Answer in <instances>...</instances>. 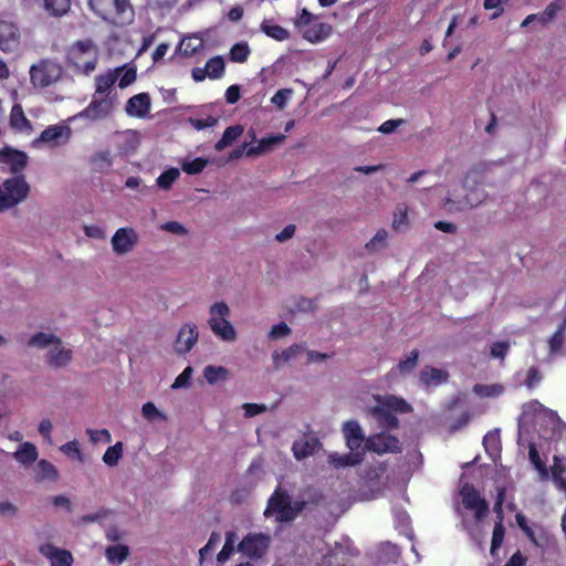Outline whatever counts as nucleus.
<instances>
[{
  "instance_id": "4c0bfd02",
  "label": "nucleus",
  "mask_w": 566,
  "mask_h": 566,
  "mask_svg": "<svg viewBox=\"0 0 566 566\" xmlns=\"http://www.w3.org/2000/svg\"><path fill=\"white\" fill-rule=\"evenodd\" d=\"M93 169L97 172L107 171L113 165V156L109 150H101L92 155L90 159Z\"/></svg>"
},
{
  "instance_id": "c756f323",
  "label": "nucleus",
  "mask_w": 566,
  "mask_h": 566,
  "mask_svg": "<svg viewBox=\"0 0 566 566\" xmlns=\"http://www.w3.org/2000/svg\"><path fill=\"white\" fill-rule=\"evenodd\" d=\"M448 374L439 368L426 366L421 369L419 375L420 382L426 386H439L447 381Z\"/></svg>"
},
{
  "instance_id": "4d7b16f0",
  "label": "nucleus",
  "mask_w": 566,
  "mask_h": 566,
  "mask_svg": "<svg viewBox=\"0 0 566 566\" xmlns=\"http://www.w3.org/2000/svg\"><path fill=\"white\" fill-rule=\"evenodd\" d=\"M504 534H505V528H504L503 522L496 521L494 528H493L491 549H490V553L493 557L496 556V552L503 543Z\"/></svg>"
},
{
  "instance_id": "f8f14e48",
  "label": "nucleus",
  "mask_w": 566,
  "mask_h": 566,
  "mask_svg": "<svg viewBox=\"0 0 566 566\" xmlns=\"http://www.w3.org/2000/svg\"><path fill=\"white\" fill-rule=\"evenodd\" d=\"M271 544V536L265 533H249L238 545V551L251 559L262 558Z\"/></svg>"
},
{
  "instance_id": "6e6d98bb",
  "label": "nucleus",
  "mask_w": 566,
  "mask_h": 566,
  "mask_svg": "<svg viewBox=\"0 0 566 566\" xmlns=\"http://www.w3.org/2000/svg\"><path fill=\"white\" fill-rule=\"evenodd\" d=\"M235 539H237L235 532L230 531V532L226 533V543L217 556V559L219 563H224L230 558V556L232 555V553L234 551Z\"/></svg>"
},
{
  "instance_id": "f704fd0d",
  "label": "nucleus",
  "mask_w": 566,
  "mask_h": 566,
  "mask_svg": "<svg viewBox=\"0 0 566 566\" xmlns=\"http://www.w3.org/2000/svg\"><path fill=\"white\" fill-rule=\"evenodd\" d=\"M243 130L242 125L227 127L222 137L216 143L214 149L217 151H222L227 147L231 146L243 134Z\"/></svg>"
},
{
  "instance_id": "bb28decb",
  "label": "nucleus",
  "mask_w": 566,
  "mask_h": 566,
  "mask_svg": "<svg viewBox=\"0 0 566 566\" xmlns=\"http://www.w3.org/2000/svg\"><path fill=\"white\" fill-rule=\"evenodd\" d=\"M364 452L352 451L346 454L331 453L328 455V463L335 469H343L347 467H355L363 462Z\"/></svg>"
},
{
  "instance_id": "09e8293b",
  "label": "nucleus",
  "mask_w": 566,
  "mask_h": 566,
  "mask_svg": "<svg viewBox=\"0 0 566 566\" xmlns=\"http://www.w3.org/2000/svg\"><path fill=\"white\" fill-rule=\"evenodd\" d=\"M45 11L54 17H61L70 9V0H42Z\"/></svg>"
},
{
  "instance_id": "338daca9",
  "label": "nucleus",
  "mask_w": 566,
  "mask_h": 566,
  "mask_svg": "<svg viewBox=\"0 0 566 566\" xmlns=\"http://www.w3.org/2000/svg\"><path fill=\"white\" fill-rule=\"evenodd\" d=\"M542 381V375L538 370L537 367H531L528 370H527V376L524 380V385L528 388V389H534L536 386H538V384Z\"/></svg>"
},
{
  "instance_id": "bf43d9fd",
  "label": "nucleus",
  "mask_w": 566,
  "mask_h": 566,
  "mask_svg": "<svg viewBox=\"0 0 566 566\" xmlns=\"http://www.w3.org/2000/svg\"><path fill=\"white\" fill-rule=\"evenodd\" d=\"M142 415L145 419L149 421L154 420H163L165 421L167 419L166 415L163 413L160 410L157 409L155 403L153 402H146L142 407Z\"/></svg>"
},
{
  "instance_id": "37998d69",
  "label": "nucleus",
  "mask_w": 566,
  "mask_h": 566,
  "mask_svg": "<svg viewBox=\"0 0 566 566\" xmlns=\"http://www.w3.org/2000/svg\"><path fill=\"white\" fill-rule=\"evenodd\" d=\"M129 555V547L127 545H112L105 549L106 559L111 564H120Z\"/></svg>"
},
{
  "instance_id": "052dcab7",
  "label": "nucleus",
  "mask_w": 566,
  "mask_h": 566,
  "mask_svg": "<svg viewBox=\"0 0 566 566\" xmlns=\"http://www.w3.org/2000/svg\"><path fill=\"white\" fill-rule=\"evenodd\" d=\"M220 541H221V535L219 533L213 532L210 535L207 544L199 549L200 563H202V560L206 558L207 555L211 554L214 551V548L220 543Z\"/></svg>"
},
{
  "instance_id": "3c124183",
  "label": "nucleus",
  "mask_w": 566,
  "mask_h": 566,
  "mask_svg": "<svg viewBox=\"0 0 566 566\" xmlns=\"http://www.w3.org/2000/svg\"><path fill=\"white\" fill-rule=\"evenodd\" d=\"M400 555V549L397 545L389 542L384 543L379 547V560L384 563L396 562Z\"/></svg>"
},
{
  "instance_id": "79ce46f5",
  "label": "nucleus",
  "mask_w": 566,
  "mask_h": 566,
  "mask_svg": "<svg viewBox=\"0 0 566 566\" xmlns=\"http://www.w3.org/2000/svg\"><path fill=\"white\" fill-rule=\"evenodd\" d=\"M418 358H419V352L417 349H413L411 350V353L409 354V356L403 359V360H400L399 364L391 369L390 374L391 375H396V374H400V375H408L410 374L417 366L418 364Z\"/></svg>"
},
{
  "instance_id": "aec40b11",
  "label": "nucleus",
  "mask_w": 566,
  "mask_h": 566,
  "mask_svg": "<svg viewBox=\"0 0 566 566\" xmlns=\"http://www.w3.org/2000/svg\"><path fill=\"white\" fill-rule=\"evenodd\" d=\"M71 133V128L66 125H51L41 133L35 143H53L59 146L69 142Z\"/></svg>"
},
{
  "instance_id": "1a4fd4ad",
  "label": "nucleus",
  "mask_w": 566,
  "mask_h": 566,
  "mask_svg": "<svg viewBox=\"0 0 566 566\" xmlns=\"http://www.w3.org/2000/svg\"><path fill=\"white\" fill-rule=\"evenodd\" d=\"M116 95L96 96L93 95L90 104L77 114L71 116L69 122L85 120L87 124L105 120L115 111Z\"/></svg>"
},
{
  "instance_id": "c85d7f7f",
  "label": "nucleus",
  "mask_w": 566,
  "mask_h": 566,
  "mask_svg": "<svg viewBox=\"0 0 566 566\" xmlns=\"http://www.w3.org/2000/svg\"><path fill=\"white\" fill-rule=\"evenodd\" d=\"M13 459L23 467H30L39 457L36 447L32 442H22L12 453Z\"/></svg>"
},
{
  "instance_id": "0e129e2a",
  "label": "nucleus",
  "mask_w": 566,
  "mask_h": 566,
  "mask_svg": "<svg viewBox=\"0 0 566 566\" xmlns=\"http://www.w3.org/2000/svg\"><path fill=\"white\" fill-rule=\"evenodd\" d=\"M510 349V343L506 340L495 342L491 345V357L503 360Z\"/></svg>"
},
{
  "instance_id": "412c9836",
  "label": "nucleus",
  "mask_w": 566,
  "mask_h": 566,
  "mask_svg": "<svg viewBox=\"0 0 566 566\" xmlns=\"http://www.w3.org/2000/svg\"><path fill=\"white\" fill-rule=\"evenodd\" d=\"M150 96L147 93H139L127 101L125 111L132 117L145 118L150 112Z\"/></svg>"
},
{
  "instance_id": "72a5a7b5",
  "label": "nucleus",
  "mask_w": 566,
  "mask_h": 566,
  "mask_svg": "<svg viewBox=\"0 0 566 566\" xmlns=\"http://www.w3.org/2000/svg\"><path fill=\"white\" fill-rule=\"evenodd\" d=\"M55 342H59V337L55 334L38 332L28 339L27 346L36 349L48 348L49 350Z\"/></svg>"
},
{
  "instance_id": "e433bc0d",
  "label": "nucleus",
  "mask_w": 566,
  "mask_h": 566,
  "mask_svg": "<svg viewBox=\"0 0 566 566\" xmlns=\"http://www.w3.org/2000/svg\"><path fill=\"white\" fill-rule=\"evenodd\" d=\"M35 479L38 481H56L59 479V472L56 468L48 460H40L35 468Z\"/></svg>"
},
{
  "instance_id": "5701e85b",
  "label": "nucleus",
  "mask_w": 566,
  "mask_h": 566,
  "mask_svg": "<svg viewBox=\"0 0 566 566\" xmlns=\"http://www.w3.org/2000/svg\"><path fill=\"white\" fill-rule=\"evenodd\" d=\"M39 551L50 560L51 566H71L73 563V556L69 551L57 548L52 544H43Z\"/></svg>"
},
{
  "instance_id": "0eeeda50",
  "label": "nucleus",
  "mask_w": 566,
  "mask_h": 566,
  "mask_svg": "<svg viewBox=\"0 0 566 566\" xmlns=\"http://www.w3.org/2000/svg\"><path fill=\"white\" fill-rule=\"evenodd\" d=\"M66 57L77 73L88 75L96 67L98 49L92 40L76 41L70 46Z\"/></svg>"
},
{
  "instance_id": "4be33fe9",
  "label": "nucleus",
  "mask_w": 566,
  "mask_h": 566,
  "mask_svg": "<svg viewBox=\"0 0 566 566\" xmlns=\"http://www.w3.org/2000/svg\"><path fill=\"white\" fill-rule=\"evenodd\" d=\"M343 433L346 439V444L350 451H357L361 449L365 441V436L360 424L356 420L346 421L343 424Z\"/></svg>"
},
{
  "instance_id": "49530a36",
  "label": "nucleus",
  "mask_w": 566,
  "mask_h": 566,
  "mask_svg": "<svg viewBox=\"0 0 566 566\" xmlns=\"http://www.w3.org/2000/svg\"><path fill=\"white\" fill-rule=\"evenodd\" d=\"M261 30L270 38L276 41H285L290 38V32L279 24H271L269 21H263Z\"/></svg>"
},
{
  "instance_id": "39448f33",
  "label": "nucleus",
  "mask_w": 566,
  "mask_h": 566,
  "mask_svg": "<svg viewBox=\"0 0 566 566\" xmlns=\"http://www.w3.org/2000/svg\"><path fill=\"white\" fill-rule=\"evenodd\" d=\"M88 4L98 17L113 24L125 25L134 20L128 0H90Z\"/></svg>"
},
{
  "instance_id": "7c9ffc66",
  "label": "nucleus",
  "mask_w": 566,
  "mask_h": 566,
  "mask_svg": "<svg viewBox=\"0 0 566 566\" xmlns=\"http://www.w3.org/2000/svg\"><path fill=\"white\" fill-rule=\"evenodd\" d=\"M319 447V442L315 438L311 439H301L293 442L292 451L296 460H303L312 454L317 450Z\"/></svg>"
},
{
  "instance_id": "13d9d810",
  "label": "nucleus",
  "mask_w": 566,
  "mask_h": 566,
  "mask_svg": "<svg viewBox=\"0 0 566 566\" xmlns=\"http://www.w3.org/2000/svg\"><path fill=\"white\" fill-rule=\"evenodd\" d=\"M123 455V443L116 442L114 446L107 448L103 455V461L109 467H114L118 463Z\"/></svg>"
},
{
  "instance_id": "8fccbe9b",
  "label": "nucleus",
  "mask_w": 566,
  "mask_h": 566,
  "mask_svg": "<svg viewBox=\"0 0 566 566\" xmlns=\"http://www.w3.org/2000/svg\"><path fill=\"white\" fill-rule=\"evenodd\" d=\"M388 232L379 229L376 234L365 244L369 253H376L387 247Z\"/></svg>"
},
{
  "instance_id": "6e6552de",
  "label": "nucleus",
  "mask_w": 566,
  "mask_h": 566,
  "mask_svg": "<svg viewBox=\"0 0 566 566\" xmlns=\"http://www.w3.org/2000/svg\"><path fill=\"white\" fill-rule=\"evenodd\" d=\"M31 187L24 175L12 176L0 184V213L6 212L25 201Z\"/></svg>"
},
{
  "instance_id": "6ab92c4d",
  "label": "nucleus",
  "mask_w": 566,
  "mask_h": 566,
  "mask_svg": "<svg viewBox=\"0 0 566 566\" xmlns=\"http://www.w3.org/2000/svg\"><path fill=\"white\" fill-rule=\"evenodd\" d=\"M20 43V32L11 22H0V50L4 53L13 52Z\"/></svg>"
},
{
  "instance_id": "ddd939ff",
  "label": "nucleus",
  "mask_w": 566,
  "mask_h": 566,
  "mask_svg": "<svg viewBox=\"0 0 566 566\" xmlns=\"http://www.w3.org/2000/svg\"><path fill=\"white\" fill-rule=\"evenodd\" d=\"M460 495L463 506L474 512L475 520H484L486 517L489 504L481 497L479 491L473 485L465 483L460 490Z\"/></svg>"
},
{
  "instance_id": "a18cd8bd",
  "label": "nucleus",
  "mask_w": 566,
  "mask_h": 566,
  "mask_svg": "<svg viewBox=\"0 0 566 566\" xmlns=\"http://www.w3.org/2000/svg\"><path fill=\"white\" fill-rule=\"evenodd\" d=\"M473 392L482 398H495L504 392V387L501 384H476L473 387Z\"/></svg>"
},
{
  "instance_id": "c9c22d12",
  "label": "nucleus",
  "mask_w": 566,
  "mask_h": 566,
  "mask_svg": "<svg viewBox=\"0 0 566 566\" xmlns=\"http://www.w3.org/2000/svg\"><path fill=\"white\" fill-rule=\"evenodd\" d=\"M323 563L318 566H346L347 558L343 545H337L333 551L322 555Z\"/></svg>"
},
{
  "instance_id": "473e14b6",
  "label": "nucleus",
  "mask_w": 566,
  "mask_h": 566,
  "mask_svg": "<svg viewBox=\"0 0 566 566\" xmlns=\"http://www.w3.org/2000/svg\"><path fill=\"white\" fill-rule=\"evenodd\" d=\"M10 125L18 132H31V122L25 117L23 108L20 104H14L10 113Z\"/></svg>"
},
{
  "instance_id": "774afa93",
  "label": "nucleus",
  "mask_w": 566,
  "mask_h": 566,
  "mask_svg": "<svg viewBox=\"0 0 566 566\" xmlns=\"http://www.w3.org/2000/svg\"><path fill=\"white\" fill-rule=\"evenodd\" d=\"M191 375H192V368L191 367H186L182 370V373L177 376V378L175 379L174 384L171 385V388L172 389H179V388L187 387L189 385Z\"/></svg>"
},
{
  "instance_id": "2f4dec72",
  "label": "nucleus",
  "mask_w": 566,
  "mask_h": 566,
  "mask_svg": "<svg viewBox=\"0 0 566 566\" xmlns=\"http://www.w3.org/2000/svg\"><path fill=\"white\" fill-rule=\"evenodd\" d=\"M332 25L323 22L314 23L303 32V38L312 43L322 42L332 34Z\"/></svg>"
},
{
  "instance_id": "4468645a",
  "label": "nucleus",
  "mask_w": 566,
  "mask_h": 566,
  "mask_svg": "<svg viewBox=\"0 0 566 566\" xmlns=\"http://www.w3.org/2000/svg\"><path fill=\"white\" fill-rule=\"evenodd\" d=\"M366 449L378 454L397 453L401 451V443L395 436L380 432L366 440Z\"/></svg>"
},
{
  "instance_id": "58836bf2",
  "label": "nucleus",
  "mask_w": 566,
  "mask_h": 566,
  "mask_svg": "<svg viewBox=\"0 0 566 566\" xmlns=\"http://www.w3.org/2000/svg\"><path fill=\"white\" fill-rule=\"evenodd\" d=\"M203 377L208 384L216 385L229 378V370L223 366L208 365L203 369Z\"/></svg>"
},
{
  "instance_id": "f3484780",
  "label": "nucleus",
  "mask_w": 566,
  "mask_h": 566,
  "mask_svg": "<svg viewBox=\"0 0 566 566\" xmlns=\"http://www.w3.org/2000/svg\"><path fill=\"white\" fill-rule=\"evenodd\" d=\"M138 242V234L133 228H120L112 237V247L116 254L130 252Z\"/></svg>"
},
{
  "instance_id": "7ed1b4c3",
  "label": "nucleus",
  "mask_w": 566,
  "mask_h": 566,
  "mask_svg": "<svg viewBox=\"0 0 566 566\" xmlns=\"http://www.w3.org/2000/svg\"><path fill=\"white\" fill-rule=\"evenodd\" d=\"M373 405L367 406V412L370 415L384 430L395 429L399 420L395 412L407 413L411 411L410 405L392 395H374Z\"/></svg>"
},
{
  "instance_id": "e2e57ef3",
  "label": "nucleus",
  "mask_w": 566,
  "mask_h": 566,
  "mask_svg": "<svg viewBox=\"0 0 566 566\" xmlns=\"http://www.w3.org/2000/svg\"><path fill=\"white\" fill-rule=\"evenodd\" d=\"M160 230L176 234L178 237H186L188 234L187 228L178 221H168L160 226Z\"/></svg>"
},
{
  "instance_id": "680f3d73",
  "label": "nucleus",
  "mask_w": 566,
  "mask_h": 566,
  "mask_svg": "<svg viewBox=\"0 0 566 566\" xmlns=\"http://www.w3.org/2000/svg\"><path fill=\"white\" fill-rule=\"evenodd\" d=\"M293 90L292 88H282L279 90L271 98V102L280 109H283L289 98L292 96Z\"/></svg>"
},
{
  "instance_id": "de8ad7c7",
  "label": "nucleus",
  "mask_w": 566,
  "mask_h": 566,
  "mask_svg": "<svg viewBox=\"0 0 566 566\" xmlns=\"http://www.w3.org/2000/svg\"><path fill=\"white\" fill-rule=\"evenodd\" d=\"M483 446L491 457L497 454L501 449L500 429L489 431L483 438Z\"/></svg>"
},
{
  "instance_id": "393cba45",
  "label": "nucleus",
  "mask_w": 566,
  "mask_h": 566,
  "mask_svg": "<svg viewBox=\"0 0 566 566\" xmlns=\"http://www.w3.org/2000/svg\"><path fill=\"white\" fill-rule=\"evenodd\" d=\"M563 6L564 0H555L546 7L543 13L527 15L521 27L525 28L534 21H537L542 25H546L555 19L557 12L562 10Z\"/></svg>"
},
{
  "instance_id": "5fc2aeb1",
  "label": "nucleus",
  "mask_w": 566,
  "mask_h": 566,
  "mask_svg": "<svg viewBox=\"0 0 566 566\" xmlns=\"http://www.w3.org/2000/svg\"><path fill=\"white\" fill-rule=\"evenodd\" d=\"M250 48L247 42L235 43L229 53L230 60L235 63H243L250 55Z\"/></svg>"
},
{
  "instance_id": "864d4df0",
  "label": "nucleus",
  "mask_w": 566,
  "mask_h": 566,
  "mask_svg": "<svg viewBox=\"0 0 566 566\" xmlns=\"http://www.w3.org/2000/svg\"><path fill=\"white\" fill-rule=\"evenodd\" d=\"M209 164L208 159L198 157L195 159H185L181 164V168L188 175L200 174Z\"/></svg>"
},
{
  "instance_id": "cd10ccee",
  "label": "nucleus",
  "mask_w": 566,
  "mask_h": 566,
  "mask_svg": "<svg viewBox=\"0 0 566 566\" xmlns=\"http://www.w3.org/2000/svg\"><path fill=\"white\" fill-rule=\"evenodd\" d=\"M285 135L277 134V135H271L268 137H263L260 139L259 144L256 146H251L247 149L245 156L247 157H258L262 154H265L273 149L275 145H279L285 140Z\"/></svg>"
},
{
  "instance_id": "603ef678",
  "label": "nucleus",
  "mask_w": 566,
  "mask_h": 566,
  "mask_svg": "<svg viewBox=\"0 0 566 566\" xmlns=\"http://www.w3.org/2000/svg\"><path fill=\"white\" fill-rule=\"evenodd\" d=\"M179 176L180 171L177 168H169L158 176L156 179L157 186L163 190H169Z\"/></svg>"
},
{
  "instance_id": "f03ea898",
  "label": "nucleus",
  "mask_w": 566,
  "mask_h": 566,
  "mask_svg": "<svg viewBox=\"0 0 566 566\" xmlns=\"http://www.w3.org/2000/svg\"><path fill=\"white\" fill-rule=\"evenodd\" d=\"M482 174L478 168L471 169L463 180V196L458 195L455 190L449 192L443 207L450 212H459L480 206L488 198V192L481 186Z\"/></svg>"
},
{
  "instance_id": "c03bdc74",
  "label": "nucleus",
  "mask_w": 566,
  "mask_h": 566,
  "mask_svg": "<svg viewBox=\"0 0 566 566\" xmlns=\"http://www.w3.org/2000/svg\"><path fill=\"white\" fill-rule=\"evenodd\" d=\"M203 48V40L197 35L182 39L179 49L185 56H192Z\"/></svg>"
},
{
  "instance_id": "f257e3e1",
  "label": "nucleus",
  "mask_w": 566,
  "mask_h": 566,
  "mask_svg": "<svg viewBox=\"0 0 566 566\" xmlns=\"http://www.w3.org/2000/svg\"><path fill=\"white\" fill-rule=\"evenodd\" d=\"M308 499L292 500L287 490L279 485L268 500L264 511L266 517L274 516L276 522L291 523L306 509L308 503H317L322 495L312 488L306 490Z\"/></svg>"
},
{
  "instance_id": "9b49d317",
  "label": "nucleus",
  "mask_w": 566,
  "mask_h": 566,
  "mask_svg": "<svg viewBox=\"0 0 566 566\" xmlns=\"http://www.w3.org/2000/svg\"><path fill=\"white\" fill-rule=\"evenodd\" d=\"M62 76V67L52 61L44 60L30 69V78L34 86L48 87Z\"/></svg>"
},
{
  "instance_id": "423d86ee",
  "label": "nucleus",
  "mask_w": 566,
  "mask_h": 566,
  "mask_svg": "<svg viewBox=\"0 0 566 566\" xmlns=\"http://www.w3.org/2000/svg\"><path fill=\"white\" fill-rule=\"evenodd\" d=\"M208 326L216 337L222 342L232 343L238 338V333L230 322L231 310L223 302H216L209 306Z\"/></svg>"
},
{
  "instance_id": "a211bd4d",
  "label": "nucleus",
  "mask_w": 566,
  "mask_h": 566,
  "mask_svg": "<svg viewBox=\"0 0 566 566\" xmlns=\"http://www.w3.org/2000/svg\"><path fill=\"white\" fill-rule=\"evenodd\" d=\"M29 157L24 151L4 147L0 150V163L9 166V172L13 176L23 175L22 171L28 165Z\"/></svg>"
},
{
  "instance_id": "a878e982",
  "label": "nucleus",
  "mask_w": 566,
  "mask_h": 566,
  "mask_svg": "<svg viewBox=\"0 0 566 566\" xmlns=\"http://www.w3.org/2000/svg\"><path fill=\"white\" fill-rule=\"evenodd\" d=\"M484 520H475L471 521L465 516H462L461 523L459 527L467 532L470 539L476 543L479 546H482L485 538V531L483 525Z\"/></svg>"
},
{
  "instance_id": "ea45409f",
  "label": "nucleus",
  "mask_w": 566,
  "mask_h": 566,
  "mask_svg": "<svg viewBox=\"0 0 566 566\" xmlns=\"http://www.w3.org/2000/svg\"><path fill=\"white\" fill-rule=\"evenodd\" d=\"M566 328V318L562 322L558 329L548 339L549 356L562 354L563 345L565 342L564 329Z\"/></svg>"
},
{
  "instance_id": "2eb2a0df",
  "label": "nucleus",
  "mask_w": 566,
  "mask_h": 566,
  "mask_svg": "<svg viewBox=\"0 0 566 566\" xmlns=\"http://www.w3.org/2000/svg\"><path fill=\"white\" fill-rule=\"evenodd\" d=\"M199 331L195 323H186L178 331L175 342V352L180 355L189 353L197 344Z\"/></svg>"
},
{
  "instance_id": "69168bd1",
  "label": "nucleus",
  "mask_w": 566,
  "mask_h": 566,
  "mask_svg": "<svg viewBox=\"0 0 566 566\" xmlns=\"http://www.w3.org/2000/svg\"><path fill=\"white\" fill-rule=\"evenodd\" d=\"M189 124L197 130L213 127L218 124V118L208 116L207 118H189Z\"/></svg>"
},
{
  "instance_id": "a19ab883",
  "label": "nucleus",
  "mask_w": 566,
  "mask_h": 566,
  "mask_svg": "<svg viewBox=\"0 0 566 566\" xmlns=\"http://www.w3.org/2000/svg\"><path fill=\"white\" fill-rule=\"evenodd\" d=\"M210 80H219L224 75L226 65L221 55L209 59L205 65Z\"/></svg>"
},
{
  "instance_id": "dca6fc26",
  "label": "nucleus",
  "mask_w": 566,
  "mask_h": 566,
  "mask_svg": "<svg viewBox=\"0 0 566 566\" xmlns=\"http://www.w3.org/2000/svg\"><path fill=\"white\" fill-rule=\"evenodd\" d=\"M73 358V352L63 346L62 339L55 342L44 356L45 364L54 369L65 368Z\"/></svg>"
},
{
  "instance_id": "9d476101",
  "label": "nucleus",
  "mask_w": 566,
  "mask_h": 566,
  "mask_svg": "<svg viewBox=\"0 0 566 566\" xmlns=\"http://www.w3.org/2000/svg\"><path fill=\"white\" fill-rule=\"evenodd\" d=\"M528 458L534 468L538 471L541 480H548L552 478L556 488L560 491H566V480L563 476L565 467L563 460L558 457H554V464L551 468V473L547 470L545 463L541 460L539 453L537 452L534 444L530 447Z\"/></svg>"
},
{
  "instance_id": "20e7f679",
  "label": "nucleus",
  "mask_w": 566,
  "mask_h": 566,
  "mask_svg": "<svg viewBox=\"0 0 566 566\" xmlns=\"http://www.w3.org/2000/svg\"><path fill=\"white\" fill-rule=\"evenodd\" d=\"M556 412L546 409L539 401L531 400L523 405L522 413L518 417V436L528 424H534L543 430L542 436L552 439L558 429L559 421Z\"/></svg>"
},
{
  "instance_id": "b1692460",
  "label": "nucleus",
  "mask_w": 566,
  "mask_h": 566,
  "mask_svg": "<svg viewBox=\"0 0 566 566\" xmlns=\"http://www.w3.org/2000/svg\"><path fill=\"white\" fill-rule=\"evenodd\" d=\"M123 72L122 67H117L115 70H109L105 74L97 75L95 77V93L96 96H105L107 94L109 95H116L113 93V86L118 80L120 73Z\"/></svg>"
}]
</instances>
